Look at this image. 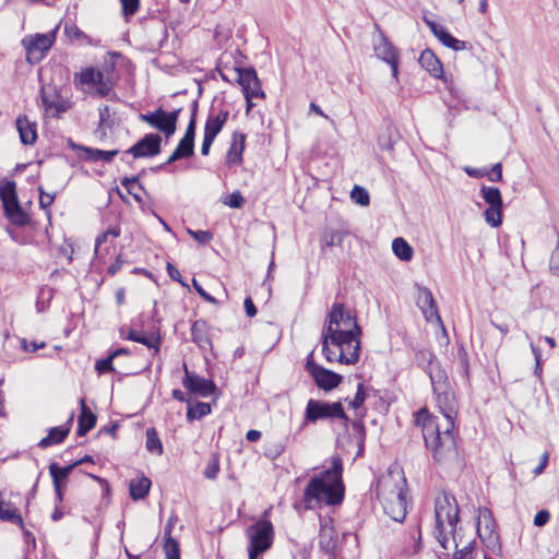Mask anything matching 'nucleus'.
Segmentation results:
<instances>
[{
  "label": "nucleus",
  "mask_w": 559,
  "mask_h": 559,
  "mask_svg": "<svg viewBox=\"0 0 559 559\" xmlns=\"http://www.w3.org/2000/svg\"><path fill=\"white\" fill-rule=\"evenodd\" d=\"M459 513V503L455 497L451 493V491H442V493L436 498V525L433 530V535L438 543L440 544V546L444 549L449 548V543L451 539H453L455 547H457V543L455 542V531L460 520ZM473 549V544L468 543L461 549L456 548L453 558L472 559Z\"/></svg>",
  "instance_id": "1"
},
{
  "label": "nucleus",
  "mask_w": 559,
  "mask_h": 559,
  "mask_svg": "<svg viewBox=\"0 0 559 559\" xmlns=\"http://www.w3.org/2000/svg\"><path fill=\"white\" fill-rule=\"evenodd\" d=\"M454 424L445 423L443 429L437 419L430 421L421 429L425 445L432 453L433 460L450 469H461L463 462L456 448L453 435Z\"/></svg>",
  "instance_id": "2"
},
{
  "label": "nucleus",
  "mask_w": 559,
  "mask_h": 559,
  "mask_svg": "<svg viewBox=\"0 0 559 559\" xmlns=\"http://www.w3.org/2000/svg\"><path fill=\"white\" fill-rule=\"evenodd\" d=\"M333 346L348 345L360 341L362 329L356 317L345 309L343 302H334L328 313L322 331Z\"/></svg>",
  "instance_id": "3"
},
{
  "label": "nucleus",
  "mask_w": 559,
  "mask_h": 559,
  "mask_svg": "<svg viewBox=\"0 0 559 559\" xmlns=\"http://www.w3.org/2000/svg\"><path fill=\"white\" fill-rule=\"evenodd\" d=\"M341 419L345 425L349 421V417L344 411L343 404L340 401L328 402L322 400L310 399L307 402L305 409V421L317 423L319 420H333Z\"/></svg>",
  "instance_id": "4"
},
{
  "label": "nucleus",
  "mask_w": 559,
  "mask_h": 559,
  "mask_svg": "<svg viewBox=\"0 0 559 559\" xmlns=\"http://www.w3.org/2000/svg\"><path fill=\"white\" fill-rule=\"evenodd\" d=\"M246 535L249 539V559H257L272 546L274 537L273 525L269 520L260 519L247 528Z\"/></svg>",
  "instance_id": "5"
},
{
  "label": "nucleus",
  "mask_w": 559,
  "mask_h": 559,
  "mask_svg": "<svg viewBox=\"0 0 559 559\" xmlns=\"http://www.w3.org/2000/svg\"><path fill=\"white\" fill-rule=\"evenodd\" d=\"M343 461L333 456L331 466L314 474L304 489H345L343 478Z\"/></svg>",
  "instance_id": "6"
},
{
  "label": "nucleus",
  "mask_w": 559,
  "mask_h": 559,
  "mask_svg": "<svg viewBox=\"0 0 559 559\" xmlns=\"http://www.w3.org/2000/svg\"><path fill=\"white\" fill-rule=\"evenodd\" d=\"M477 534L487 549L492 554L501 552L499 535L496 532V522L491 510L486 507L478 508Z\"/></svg>",
  "instance_id": "7"
},
{
  "label": "nucleus",
  "mask_w": 559,
  "mask_h": 559,
  "mask_svg": "<svg viewBox=\"0 0 559 559\" xmlns=\"http://www.w3.org/2000/svg\"><path fill=\"white\" fill-rule=\"evenodd\" d=\"M306 371L311 376L316 385L325 392L332 391L337 388L342 381L343 376L336 373L323 366L317 364L313 358V352H310L306 359Z\"/></svg>",
  "instance_id": "8"
},
{
  "label": "nucleus",
  "mask_w": 559,
  "mask_h": 559,
  "mask_svg": "<svg viewBox=\"0 0 559 559\" xmlns=\"http://www.w3.org/2000/svg\"><path fill=\"white\" fill-rule=\"evenodd\" d=\"M180 112L181 108L167 112L159 107L152 112L140 114L139 119L163 132L166 138H169L176 132Z\"/></svg>",
  "instance_id": "9"
},
{
  "label": "nucleus",
  "mask_w": 559,
  "mask_h": 559,
  "mask_svg": "<svg viewBox=\"0 0 559 559\" xmlns=\"http://www.w3.org/2000/svg\"><path fill=\"white\" fill-rule=\"evenodd\" d=\"M76 86L88 90H95L98 96H107L112 90L114 82L109 78H105L104 73L93 67L84 69L81 73L74 75Z\"/></svg>",
  "instance_id": "10"
},
{
  "label": "nucleus",
  "mask_w": 559,
  "mask_h": 559,
  "mask_svg": "<svg viewBox=\"0 0 559 559\" xmlns=\"http://www.w3.org/2000/svg\"><path fill=\"white\" fill-rule=\"evenodd\" d=\"M53 43V37L48 34H36L25 36L22 45L26 51L27 61L32 64L39 62Z\"/></svg>",
  "instance_id": "11"
},
{
  "label": "nucleus",
  "mask_w": 559,
  "mask_h": 559,
  "mask_svg": "<svg viewBox=\"0 0 559 559\" xmlns=\"http://www.w3.org/2000/svg\"><path fill=\"white\" fill-rule=\"evenodd\" d=\"M373 50L376 56L382 61L386 62L392 70V76L397 79L399 75V51L395 46L389 40L385 34L379 29L378 40L373 43Z\"/></svg>",
  "instance_id": "12"
},
{
  "label": "nucleus",
  "mask_w": 559,
  "mask_h": 559,
  "mask_svg": "<svg viewBox=\"0 0 559 559\" xmlns=\"http://www.w3.org/2000/svg\"><path fill=\"white\" fill-rule=\"evenodd\" d=\"M321 343H322V354L324 355L325 359L330 362L332 361H338L343 365H355L360 357V349H361V343L360 341H356L354 348L348 354L345 353V345L336 346L340 349V353L336 354L334 350H332L329 346L330 337H328L325 334L321 335Z\"/></svg>",
  "instance_id": "13"
},
{
  "label": "nucleus",
  "mask_w": 559,
  "mask_h": 559,
  "mask_svg": "<svg viewBox=\"0 0 559 559\" xmlns=\"http://www.w3.org/2000/svg\"><path fill=\"white\" fill-rule=\"evenodd\" d=\"M237 81L242 87L248 109L253 106L252 98L262 97L260 82L253 69H236Z\"/></svg>",
  "instance_id": "14"
},
{
  "label": "nucleus",
  "mask_w": 559,
  "mask_h": 559,
  "mask_svg": "<svg viewBox=\"0 0 559 559\" xmlns=\"http://www.w3.org/2000/svg\"><path fill=\"white\" fill-rule=\"evenodd\" d=\"M344 500V491H305L304 504L306 509H321L323 506H337Z\"/></svg>",
  "instance_id": "15"
},
{
  "label": "nucleus",
  "mask_w": 559,
  "mask_h": 559,
  "mask_svg": "<svg viewBox=\"0 0 559 559\" xmlns=\"http://www.w3.org/2000/svg\"><path fill=\"white\" fill-rule=\"evenodd\" d=\"M408 491H390V497L384 499V512L395 522H403L407 514Z\"/></svg>",
  "instance_id": "16"
},
{
  "label": "nucleus",
  "mask_w": 559,
  "mask_h": 559,
  "mask_svg": "<svg viewBox=\"0 0 559 559\" xmlns=\"http://www.w3.org/2000/svg\"><path fill=\"white\" fill-rule=\"evenodd\" d=\"M162 139L158 134H145L139 142L131 146L127 153L134 158L155 156L160 152Z\"/></svg>",
  "instance_id": "17"
},
{
  "label": "nucleus",
  "mask_w": 559,
  "mask_h": 559,
  "mask_svg": "<svg viewBox=\"0 0 559 559\" xmlns=\"http://www.w3.org/2000/svg\"><path fill=\"white\" fill-rule=\"evenodd\" d=\"M183 370L185 378L182 380V384L191 393L206 397L214 392L215 385L211 380L204 379L198 374L189 372L186 364L183 365Z\"/></svg>",
  "instance_id": "18"
},
{
  "label": "nucleus",
  "mask_w": 559,
  "mask_h": 559,
  "mask_svg": "<svg viewBox=\"0 0 559 559\" xmlns=\"http://www.w3.org/2000/svg\"><path fill=\"white\" fill-rule=\"evenodd\" d=\"M433 394L436 395L438 407L444 416L445 423H454L457 416V402L451 386L447 388V390L436 391Z\"/></svg>",
  "instance_id": "19"
},
{
  "label": "nucleus",
  "mask_w": 559,
  "mask_h": 559,
  "mask_svg": "<svg viewBox=\"0 0 559 559\" xmlns=\"http://www.w3.org/2000/svg\"><path fill=\"white\" fill-rule=\"evenodd\" d=\"M417 306L421 309L427 321L436 319L441 323L438 307L431 290L427 287H418Z\"/></svg>",
  "instance_id": "20"
},
{
  "label": "nucleus",
  "mask_w": 559,
  "mask_h": 559,
  "mask_svg": "<svg viewBox=\"0 0 559 559\" xmlns=\"http://www.w3.org/2000/svg\"><path fill=\"white\" fill-rule=\"evenodd\" d=\"M16 129L20 140L24 145H32L37 140V126L36 122L31 121L26 116H19L16 121Z\"/></svg>",
  "instance_id": "21"
},
{
  "label": "nucleus",
  "mask_w": 559,
  "mask_h": 559,
  "mask_svg": "<svg viewBox=\"0 0 559 559\" xmlns=\"http://www.w3.org/2000/svg\"><path fill=\"white\" fill-rule=\"evenodd\" d=\"M2 206L7 218L10 219L12 224L25 226L29 223V216L21 207L17 198L8 202L4 201Z\"/></svg>",
  "instance_id": "22"
},
{
  "label": "nucleus",
  "mask_w": 559,
  "mask_h": 559,
  "mask_svg": "<svg viewBox=\"0 0 559 559\" xmlns=\"http://www.w3.org/2000/svg\"><path fill=\"white\" fill-rule=\"evenodd\" d=\"M419 64L429 72L433 78L440 79L443 74V66L435 52L430 49H425L418 59Z\"/></svg>",
  "instance_id": "23"
},
{
  "label": "nucleus",
  "mask_w": 559,
  "mask_h": 559,
  "mask_svg": "<svg viewBox=\"0 0 559 559\" xmlns=\"http://www.w3.org/2000/svg\"><path fill=\"white\" fill-rule=\"evenodd\" d=\"M228 115L227 110H219L217 114L211 111L204 126V135L215 139L226 123Z\"/></svg>",
  "instance_id": "24"
},
{
  "label": "nucleus",
  "mask_w": 559,
  "mask_h": 559,
  "mask_svg": "<svg viewBox=\"0 0 559 559\" xmlns=\"http://www.w3.org/2000/svg\"><path fill=\"white\" fill-rule=\"evenodd\" d=\"M426 373L428 374L432 391H441L450 388V382L445 370L442 368L439 360H437L432 366L427 369Z\"/></svg>",
  "instance_id": "25"
},
{
  "label": "nucleus",
  "mask_w": 559,
  "mask_h": 559,
  "mask_svg": "<svg viewBox=\"0 0 559 559\" xmlns=\"http://www.w3.org/2000/svg\"><path fill=\"white\" fill-rule=\"evenodd\" d=\"M246 135L241 132H234L231 144L227 152V163L229 165H238L242 160V152L245 150Z\"/></svg>",
  "instance_id": "26"
},
{
  "label": "nucleus",
  "mask_w": 559,
  "mask_h": 559,
  "mask_svg": "<svg viewBox=\"0 0 559 559\" xmlns=\"http://www.w3.org/2000/svg\"><path fill=\"white\" fill-rule=\"evenodd\" d=\"M81 413L78 423V435L85 436L96 425V415L88 408L84 399L80 401Z\"/></svg>",
  "instance_id": "27"
},
{
  "label": "nucleus",
  "mask_w": 559,
  "mask_h": 559,
  "mask_svg": "<svg viewBox=\"0 0 559 559\" xmlns=\"http://www.w3.org/2000/svg\"><path fill=\"white\" fill-rule=\"evenodd\" d=\"M79 464H81V461H76L68 466H59L57 463H51L49 465V473L52 478L55 489H61V487L66 486V479Z\"/></svg>",
  "instance_id": "28"
},
{
  "label": "nucleus",
  "mask_w": 559,
  "mask_h": 559,
  "mask_svg": "<svg viewBox=\"0 0 559 559\" xmlns=\"http://www.w3.org/2000/svg\"><path fill=\"white\" fill-rule=\"evenodd\" d=\"M123 333H124L123 330H121V334L123 335V337L129 341L140 343V344L146 346L147 348H154L156 352L159 349L160 340L157 336H154V335L147 336L146 334L140 333L132 329H129L126 334H123Z\"/></svg>",
  "instance_id": "29"
},
{
  "label": "nucleus",
  "mask_w": 559,
  "mask_h": 559,
  "mask_svg": "<svg viewBox=\"0 0 559 559\" xmlns=\"http://www.w3.org/2000/svg\"><path fill=\"white\" fill-rule=\"evenodd\" d=\"M0 519L23 526V520L19 510L11 502L4 501L3 491H0Z\"/></svg>",
  "instance_id": "30"
},
{
  "label": "nucleus",
  "mask_w": 559,
  "mask_h": 559,
  "mask_svg": "<svg viewBox=\"0 0 559 559\" xmlns=\"http://www.w3.org/2000/svg\"><path fill=\"white\" fill-rule=\"evenodd\" d=\"M69 432V427H53L49 430L48 436L39 441L38 445L41 449H46L52 444H59L66 439Z\"/></svg>",
  "instance_id": "31"
},
{
  "label": "nucleus",
  "mask_w": 559,
  "mask_h": 559,
  "mask_svg": "<svg viewBox=\"0 0 559 559\" xmlns=\"http://www.w3.org/2000/svg\"><path fill=\"white\" fill-rule=\"evenodd\" d=\"M85 158L90 162H105L110 163L115 156L118 155V150L103 151L99 148L83 147Z\"/></svg>",
  "instance_id": "32"
},
{
  "label": "nucleus",
  "mask_w": 559,
  "mask_h": 559,
  "mask_svg": "<svg viewBox=\"0 0 559 559\" xmlns=\"http://www.w3.org/2000/svg\"><path fill=\"white\" fill-rule=\"evenodd\" d=\"M192 341L202 349L211 345V340L205 334V322L202 320L194 321L191 326Z\"/></svg>",
  "instance_id": "33"
},
{
  "label": "nucleus",
  "mask_w": 559,
  "mask_h": 559,
  "mask_svg": "<svg viewBox=\"0 0 559 559\" xmlns=\"http://www.w3.org/2000/svg\"><path fill=\"white\" fill-rule=\"evenodd\" d=\"M392 250L404 262L411 261L414 255L412 246L402 237H397L392 241Z\"/></svg>",
  "instance_id": "34"
},
{
  "label": "nucleus",
  "mask_w": 559,
  "mask_h": 559,
  "mask_svg": "<svg viewBox=\"0 0 559 559\" xmlns=\"http://www.w3.org/2000/svg\"><path fill=\"white\" fill-rule=\"evenodd\" d=\"M194 152V142L181 139L176 150L167 159L166 164H171L178 159L190 157Z\"/></svg>",
  "instance_id": "35"
},
{
  "label": "nucleus",
  "mask_w": 559,
  "mask_h": 559,
  "mask_svg": "<svg viewBox=\"0 0 559 559\" xmlns=\"http://www.w3.org/2000/svg\"><path fill=\"white\" fill-rule=\"evenodd\" d=\"M480 197L488 206H503L502 195L497 187L481 186Z\"/></svg>",
  "instance_id": "36"
},
{
  "label": "nucleus",
  "mask_w": 559,
  "mask_h": 559,
  "mask_svg": "<svg viewBox=\"0 0 559 559\" xmlns=\"http://www.w3.org/2000/svg\"><path fill=\"white\" fill-rule=\"evenodd\" d=\"M436 355L429 349H416L414 354L415 364L421 368L425 372L437 361Z\"/></svg>",
  "instance_id": "37"
},
{
  "label": "nucleus",
  "mask_w": 559,
  "mask_h": 559,
  "mask_svg": "<svg viewBox=\"0 0 559 559\" xmlns=\"http://www.w3.org/2000/svg\"><path fill=\"white\" fill-rule=\"evenodd\" d=\"M319 538H320V547L324 551L329 552L335 548L337 535L334 531V527L320 530Z\"/></svg>",
  "instance_id": "38"
},
{
  "label": "nucleus",
  "mask_w": 559,
  "mask_h": 559,
  "mask_svg": "<svg viewBox=\"0 0 559 559\" xmlns=\"http://www.w3.org/2000/svg\"><path fill=\"white\" fill-rule=\"evenodd\" d=\"M211 413V405L204 402H198L194 405L188 407L187 411V420L192 421L195 419H201L202 417L209 415Z\"/></svg>",
  "instance_id": "39"
},
{
  "label": "nucleus",
  "mask_w": 559,
  "mask_h": 559,
  "mask_svg": "<svg viewBox=\"0 0 559 559\" xmlns=\"http://www.w3.org/2000/svg\"><path fill=\"white\" fill-rule=\"evenodd\" d=\"M145 436H146L145 445H146L147 451H150L151 453H156V454L160 455L163 453V444H162V441H160L155 428L146 429Z\"/></svg>",
  "instance_id": "40"
},
{
  "label": "nucleus",
  "mask_w": 559,
  "mask_h": 559,
  "mask_svg": "<svg viewBox=\"0 0 559 559\" xmlns=\"http://www.w3.org/2000/svg\"><path fill=\"white\" fill-rule=\"evenodd\" d=\"M503 206H488L484 212L486 223L491 227H499L502 224Z\"/></svg>",
  "instance_id": "41"
},
{
  "label": "nucleus",
  "mask_w": 559,
  "mask_h": 559,
  "mask_svg": "<svg viewBox=\"0 0 559 559\" xmlns=\"http://www.w3.org/2000/svg\"><path fill=\"white\" fill-rule=\"evenodd\" d=\"M121 186L127 189V191L134 198L138 203H142V197L140 192L144 191V188L141 183L138 182L136 178H123L121 180Z\"/></svg>",
  "instance_id": "42"
},
{
  "label": "nucleus",
  "mask_w": 559,
  "mask_h": 559,
  "mask_svg": "<svg viewBox=\"0 0 559 559\" xmlns=\"http://www.w3.org/2000/svg\"><path fill=\"white\" fill-rule=\"evenodd\" d=\"M17 198L16 194V185L13 180H3L0 182V200L3 203L4 201H11Z\"/></svg>",
  "instance_id": "43"
},
{
  "label": "nucleus",
  "mask_w": 559,
  "mask_h": 559,
  "mask_svg": "<svg viewBox=\"0 0 559 559\" xmlns=\"http://www.w3.org/2000/svg\"><path fill=\"white\" fill-rule=\"evenodd\" d=\"M350 198L352 200L360 205V206H367L370 203V195L366 188L355 185L354 188L350 191Z\"/></svg>",
  "instance_id": "44"
},
{
  "label": "nucleus",
  "mask_w": 559,
  "mask_h": 559,
  "mask_svg": "<svg viewBox=\"0 0 559 559\" xmlns=\"http://www.w3.org/2000/svg\"><path fill=\"white\" fill-rule=\"evenodd\" d=\"M397 135L393 134L391 128H386L378 138V144L381 150L392 151L396 143Z\"/></svg>",
  "instance_id": "45"
},
{
  "label": "nucleus",
  "mask_w": 559,
  "mask_h": 559,
  "mask_svg": "<svg viewBox=\"0 0 559 559\" xmlns=\"http://www.w3.org/2000/svg\"><path fill=\"white\" fill-rule=\"evenodd\" d=\"M164 551L166 559H181L179 544L173 537L165 538Z\"/></svg>",
  "instance_id": "46"
},
{
  "label": "nucleus",
  "mask_w": 559,
  "mask_h": 559,
  "mask_svg": "<svg viewBox=\"0 0 559 559\" xmlns=\"http://www.w3.org/2000/svg\"><path fill=\"white\" fill-rule=\"evenodd\" d=\"M345 236H346V233L342 231V230H333L330 234H325L322 238L323 246H326V247L341 246Z\"/></svg>",
  "instance_id": "47"
},
{
  "label": "nucleus",
  "mask_w": 559,
  "mask_h": 559,
  "mask_svg": "<svg viewBox=\"0 0 559 559\" xmlns=\"http://www.w3.org/2000/svg\"><path fill=\"white\" fill-rule=\"evenodd\" d=\"M457 360L460 362L462 376L465 378L466 381H468L469 380V358H468V354L463 345L457 350Z\"/></svg>",
  "instance_id": "48"
},
{
  "label": "nucleus",
  "mask_w": 559,
  "mask_h": 559,
  "mask_svg": "<svg viewBox=\"0 0 559 559\" xmlns=\"http://www.w3.org/2000/svg\"><path fill=\"white\" fill-rule=\"evenodd\" d=\"M437 419L435 416H432L426 407L420 408L414 414V424L421 429L426 427L430 421H433Z\"/></svg>",
  "instance_id": "49"
},
{
  "label": "nucleus",
  "mask_w": 559,
  "mask_h": 559,
  "mask_svg": "<svg viewBox=\"0 0 559 559\" xmlns=\"http://www.w3.org/2000/svg\"><path fill=\"white\" fill-rule=\"evenodd\" d=\"M223 203L231 209H240L245 204V198L239 191H234L224 198Z\"/></svg>",
  "instance_id": "50"
},
{
  "label": "nucleus",
  "mask_w": 559,
  "mask_h": 559,
  "mask_svg": "<svg viewBox=\"0 0 559 559\" xmlns=\"http://www.w3.org/2000/svg\"><path fill=\"white\" fill-rule=\"evenodd\" d=\"M353 437L357 443H365L366 428L362 420L357 419L352 421Z\"/></svg>",
  "instance_id": "51"
},
{
  "label": "nucleus",
  "mask_w": 559,
  "mask_h": 559,
  "mask_svg": "<svg viewBox=\"0 0 559 559\" xmlns=\"http://www.w3.org/2000/svg\"><path fill=\"white\" fill-rule=\"evenodd\" d=\"M366 399H367V393L365 391V385H364V383H359L357 385L356 394H355L354 399L349 402V405L354 409H358L359 407L362 406V404L365 403Z\"/></svg>",
  "instance_id": "52"
},
{
  "label": "nucleus",
  "mask_w": 559,
  "mask_h": 559,
  "mask_svg": "<svg viewBox=\"0 0 559 559\" xmlns=\"http://www.w3.org/2000/svg\"><path fill=\"white\" fill-rule=\"evenodd\" d=\"M122 5V13L126 19L134 15L140 7V0H120Z\"/></svg>",
  "instance_id": "53"
},
{
  "label": "nucleus",
  "mask_w": 559,
  "mask_h": 559,
  "mask_svg": "<svg viewBox=\"0 0 559 559\" xmlns=\"http://www.w3.org/2000/svg\"><path fill=\"white\" fill-rule=\"evenodd\" d=\"M188 234L193 238L195 239L198 242H200L201 245H206L209 243L213 236L210 231H206V230H192V229H188Z\"/></svg>",
  "instance_id": "54"
},
{
  "label": "nucleus",
  "mask_w": 559,
  "mask_h": 559,
  "mask_svg": "<svg viewBox=\"0 0 559 559\" xmlns=\"http://www.w3.org/2000/svg\"><path fill=\"white\" fill-rule=\"evenodd\" d=\"M558 240L557 246L551 252L550 259H549V269L550 271L559 276V233H557Z\"/></svg>",
  "instance_id": "55"
},
{
  "label": "nucleus",
  "mask_w": 559,
  "mask_h": 559,
  "mask_svg": "<svg viewBox=\"0 0 559 559\" xmlns=\"http://www.w3.org/2000/svg\"><path fill=\"white\" fill-rule=\"evenodd\" d=\"M112 360H114V357L111 355H109L107 358L105 359H100V360H97L96 361V365H95V369L99 372V373H106V372H110V371H114L115 368L112 366Z\"/></svg>",
  "instance_id": "56"
},
{
  "label": "nucleus",
  "mask_w": 559,
  "mask_h": 559,
  "mask_svg": "<svg viewBox=\"0 0 559 559\" xmlns=\"http://www.w3.org/2000/svg\"><path fill=\"white\" fill-rule=\"evenodd\" d=\"M485 176L491 182H499L502 180V165L501 163L495 164L489 170L487 169V174Z\"/></svg>",
  "instance_id": "57"
},
{
  "label": "nucleus",
  "mask_w": 559,
  "mask_h": 559,
  "mask_svg": "<svg viewBox=\"0 0 559 559\" xmlns=\"http://www.w3.org/2000/svg\"><path fill=\"white\" fill-rule=\"evenodd\" d=\"M151 486V479L145 476H141L130 481L129 489H150Z\"/></svg>",
  "instance_id": "58"
},
{
  "label": "nucleus",
  "mask_w": 559,
  "mask_h": 559,
  "mask_svg": "<svg viewBox=\"0 0 559 559\" xmlns=\"http://www.w3.org/2000/svg\"><path fill=\"white\" fill-rule=\"evenodd\" d=\"M192 285L195 289V292L207 302L212 305H218V300L214 298L212 295L207 294L203 287L198 283L195 278L192 281Z\"/></svg>",
  "instance_id": "59"
},
{
  "label": "nucleus",
  "mask_w": 559,
  "mask_h": 559,
  "mask_svg": "<svg viewBox=\"0 0 559 559\" xmlns=\"http://www.w3.org/2000/svg\"><path fill=\"white\" fill-rule=\"evenodd\" d=\"M435 36L444 45L449 47L452 38L454 37L444 26H442Z\"/></svg>",
  "instance_id": "60"
},
{
  "label": "nucleus",
  "mask_w": 559,
  "mask_h": 559,
  "mask_svg": "<svg viewBox=\"0 0 559 559\" xmlns=\"http://www.w3.org/2000/svg\"><path fill=\"white\" fill-rule=\"evenodd\" d=\"M22 348L28 353H35L36 350L46 346L45 342H27L25 338L21 341Z\"/></svg>",
  "instance_id": "61"
},
{
  "label": "nucleus",
  "mask_w": 559,
  "mask_h": 559,
  "mask_svg": "<svg viewBox=\"0 0 559 559\" xmlns=\"http://www.w3.org/2000/svg\"><path fill=\"white\" fill-rule=\"evenodd\" d=\"M38 190H39V193H40L39 194V205L43 209H47L53 202L55 194H50V193L44 192L43 188H40V187L38 188Z\"/></svg>",
  "instance_id": "62"
},
{
  "label": "nucleus",
  "mask_w": 559,
  "mask_h": 559,
  "mask_svg": "<svg viewBox=\"0 0 559 559\" xmlns=\"http://www.w3.org/2000/svg\"><path fill=\"white\" fill-rule=\"evenodd\" d=\"M549 519H550L549 512L547 510H540L536 513V515L534 518V525L542 527L548 523Z\"/></svg>",
  "instance_id": "63"
},
{
  "label": "nucleus",
  "mask_w": 559,
  "mask_h": 559,
  "mask_svg": "<svg viewBox=\"0 0 559 559\" xmlns=\"http://www.w3.org/2000/svg\"><path fill=\"white\" fill-rule=\"evenodd\" d=\"M166 270H167L168 276L173 281L179 282L181 285L187 286V284L182 281L179 270L176 266H174L171 263L168 262Z\"/></svg>",
  "instance_id": "64"
}]
</instances>
